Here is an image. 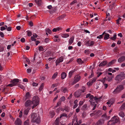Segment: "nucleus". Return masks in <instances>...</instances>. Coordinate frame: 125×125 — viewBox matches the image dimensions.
<instances>
[{
    "label": "nucleus",
    "instance_id": "obj_64",
    "mask_svg": "<svg viewBox=\"0 0 125 125\" xmlns=\"http://www.w3.org/2000/svg\"><path fill=\"white\" fill-rule=\"evenodd\" d=\"M118 49V48L117 47H116L114 48V52H117Z\"/></svg>",
    "mask_w": 125,
    "mask_h": 125
},
{
    "label": "nucleus",
    "instance_id": "obj_49",
    "mask_svg": "<svg viewBox=\"0 0 125 125\" xmlns=\"http://www.w3.org/2000/svg\"><path fill=\"white\" fill-rule=\"evenodd\" d=\"M4 50V47L1 46H0V52H2Z\"/></svg>",
    "mask_w": 125,
    "mask_h": 125
},
{
    "label": "nucleus",
    "instance_id": "obj_1",
    "mask_svg": "<svg viewBox=\"0 0 125 125\" xmlns=\"http://www.w3.org/2000/svg\"><path fill=\"white\" fill-rule=\"evenodd\" d=\"M31 118L32 122L33 123H38L40 121V117L39 116H37L36 113H33L31 114Z\"/></svg>",
    "mask_w": 125,
    "mask_h": 125
},
{
    "label": "nucleus",
    "instance_id": "obj_62",
    "mask_svg": "<svg viewBox=\"0 0 125 125\" xmlns=\"http://www.w3.org/2000/svg\"><path fill=\"white\" fill-rule=\"evenodd\" d=\"M38 85V83H35L34 82H33L32 83V85L33 86H37V85Z\"/></svg>",
    "mask_w": 125,
    "mask_h": 125
},
{
    "label": "nucleus",
    "instance_id": "obj_20",
    "mask_svg": "<svg viewBox=\"0 0 125 125\" xmlns=\"http://www.w3.org/2000/svg\"><path fill=\"white\" fill-rule=\"evenodd\" d=\"M35 2L38 6L41 5L42 3L41 0H35Z\"/></svg>",
    "mask_w": 125,
    "mask_h": 125
},
{
    "label": "nucleus",
    "instance_id": "obj_7",
    "mask_svg": "<svg viewBox=\"0 0 125 125\" xmlns=\"http://www.w3.org/2000/svg\"><path fill=\"white\" fill-rule=\"evenodd\" d=\"M75 77V79L72 83V85H74L78 82L81 79V76L79 75L76 76Z\"/></svg>",
    "mask_w": 125,
    "mask_h": 125
},
{
    "label": "nucleus",
    "instance_id": "obj_25",
    "mask_svg": "<svg viewBox=\"0 0 125 125\" xmlns=\"http://www.w3.org/2000/svg\"><path fill=\"white\" fill-rule=\"evenodd\" d=\"M109 35L108 34H106L104 36V39L105 40L108 39L109 38Z\"/></svg>",
    "mask_w": 125,
    "mask_h": 125
},
{
    "label": "nucleus",
    "instance_id": "obj_9",
    "mask_svg": "<svg viewBox=\"0 0 125 125\" xmlns=\"http://www.w3.org/2000/svg\"><path fill=\"white\" fill-rule=\"evenodd\" d=\"M25 106L26 107H28L31 106L32 107L33 104L31 101L30 100H27L25 103Z\"/></svg>",
    "mask_w": 125,
    "mask_h": 125
},
{
    "label": "nucleus",
    "instance_id": "obj_40",
    "mask_svg": "<svg viewBox=\"0 0 125 125\" xmlns=\"http://www.w3.org/2000/svg\"><path fill=\"white\" fill-rule=\"evenodd\" d=\"M61 101L59 100V101L57 103V105L56 107H57L61 105Z\"/></svg>",
    "mask_w": 125,
    "mask_h": 125
},
{
    "label": "nucleus",
    "instance_id": "obj_30",
    "mask_svg": "<svg viewBox=\"0 0 125 125\" xmlns=\"http://www.w3.org/2000/svg\"><path fill=\"white\" fill-rule=\"evenodd\" d=\"M45 31L46 32L48 33L49 34H51L52 32L49 29L47 28L45 29Z\"/></svg>",
    "mask_w": 125,
    "mask_h": 125
},
{
    "label": "nucleus",
    "instance_id": "obj_28",
    "mask_svg": "<svg viewBox=\"0 0 125 125\" xmlns=\"http://www.w3.org/2000/svg\"><path fill=\"white\" fill-rule=\"evenodd\" d=\"M62 37L64 38H66L69 36V34H62L61 35Z\"/></svg>",
    "mask_w": 125,
    "mask_h": 125
},
{
    "label": "nucleus",
    "instance_id": "obj_61",
    "mask_svg": "<svg viewBox=\"0 0 125 125\" xmlns=\"http://www.w3.org/2000/svg\"><path fill=\"white\" fill-rule=\"evenodd\" d=\"M121 18H119L118 19L116 20V21H117L116 23L118 24H119V21L120 20H121Z\"/></svg>",
    "mask_w": 125,
    "mask_h": 125
},
{
    "label": "nucleus",
    "instance_id": "obj_52",
    "mask_svg": "<svg viewBox=\"0 0 125 125\" xmlns=\"http://www.w3.org/2000/svg\"><path fill=\"white\" fill-rule=\"evenodd\" d=\"M6 29V28H5V27L3 26H2L0 27V30L1 31H2Z\"/></svg>",
    "mask_w": 125,
    "mask_h": 125
},
{
    "label": "nucleus",
    "instance_id": "obj_60",
    "mask_svg": "<svg viewBox=\"0 0 125 125\" xmlns=\"http://www.w3.org/2000/svg\"><path fill=\"white\" fill-rule=\"evenodd\" d=\"M87 60H88V58H85L83 60V61H82V62H87Z\"/></svg>",
    "mask_w": 125,
    "mask_h": 125
},
{
    "label": "nucleus",
    "instance_id": "obj_36",
    "mask_svg": "<svg viewBox=\"0 0 125 125\" xmlns=\"http://www.w3.org/2000/svg\"><path fill=\"white\" fill-rule=\"evenodd\" d=\"M86 89V88L84 86H83L82 88V89L81 90L82 91L81 92L82 93L84 92H85Z\"/></svg>",
    "mask_w": 125,
    "mask_h": 125
},
{
    "label": "nucleus",
    "instance_id": "obj_53",
    "mask_svg": "<svg viewBox=\"0 0 125 125\" xmlns=\"http://www.w3.org/2000/svg\"><path fill=\"white\" fill-rule=\"evenodd\" d=\"M100 112V110H97L95 111V112H94L95 114L97 115L99 114Z\"/></svg>",
    "mask_w": 125,
    "mask_h": 125
},
{
    "label": "nucleus",
    "instance_id": "obj_8",
    "mask_svg": "<svg viewBox=\"0 0 125 125\" xmlns=\"http://www.w3.org/2000/svg\"><path fill=\"white\" fill-rule=\"evenodd\" d=\"M36 54L35 53L33 58V62H42L41 60L40 59L41 57L39 56L37 57L36 58Z\"/></svg>",
    "mask_w": 125,
    "mask_h": 125
},
{
    "label": "nucleus",
    "instance_id": "obj_6",
    "mask_svg": "<svg viewBox=\"0 0 125 125\" xmlns=\"http://www.w3.org/2000/svg\"><path fill=\"white\" fill-rule=\"evenodd\" d=\"M103 97L102 96H101V97H97V98L98 99H94L92 100V102H90L91 103V105H93L95 104V103L96 102L97 103L98 101H100L101 100V99H102Z\"/></svg>",
    "mask_w": 125,
    "mask_h": 125
},
{
    "label": "nucleus",
    "instance_id": "obj_3",
    "mask_svg": "<svg viewBox=\"0 0 125 125\" xmlns=\"http://www.w3.org/2000/svg\"><path fill=\"white\" fill-rule=\"evenodd\" d=\"M124 89V87L123 85H118L116 88L113 91V93L115 94L120 93Z\"/></svg>",
    "mask_w": 125,
    "mask_h": 125
},
{
    "label": "nucleus",
    "instance_id": "obj_46",
    "mask_svg": "<svg viewBox=\"0 0 125 125\" xmlns=\"http://www.w3.org/2000/svg\"><path fill=\"white\" fill-rule=\"evenodd\" d=\"M39 50L40 51H43V48L41 46L39 47Z\"/></svg>",
    "mask_w": 125,
    "mask_h": 125
},
{
    "label": "nucleus",
    "instance_id": "obj_19",
    "mask_svg": "<svg viewBox=\"0 0 125 125\" xmlns=\"http://www.w3.org/2000/svg\"><path fill=\"white\" fill-rule=\"evenodd\" d=\"M67 75L65 72H63L61 74V78L62 79H64L66 77Z\"/></svg>",
    "mask_w": 125,
    "mask_h": 125
},
{
    "label": "nucleus",
    "instance_id": "obj_32",
    "mask_svg": "<svg viewBox=\"0 0 125 125\" xmlns=\"http://www.w3.org/2000/svg\"><path fill=\"white\" fill-rule=\"evenodd\" d=\"M119 115L120 116L122 117H123L125 116L124 113L123 112H121L119 113Z\"/></svg>",
    "mask_w": 125,
    "mask_h": 125
},
{
    "label": "nucleus",
    "instance_id": "obj_26",
    "mask_svg": "<svg viewBox=\"0 0 125 125\" xmlns=\"http://www.w3.org/2000/svg\"><path fill=\"white\" fill-rule=\"evenodd\" d=\"M113 77V76L112 75L108 77L107 79V81L109 82L111 81L112 80V78Z\"/></svg>",
    "mask_w": 125,
    "mask_h": 125
},
{
    "label": "nucleus",
    "instance_id": "obj_43",
    "mask_svg": "<svg viewBox=\"0 0 125 125\" xmlns=\"http://www.w3.org/2000/svg\"><path fill=\"white\" fill-rule=\"evenodd\" d=\"M96 74H97V77H99L102 74V72H98L96 73Z\"/></svg>",
    "mask_w": 125,
    "mask_h": 125
},
{
    "label": "nucleus",
    "instance_id": "obj_58",
    "mask_svg": "<svg viewBox=\"0 0 125 125\" xmlns=\"http://www.w3.org/2000/svg\"><path fill=\"white\" fill-rule=\"evenodd\" d=\"M7 29L8 31H10L11 30V27H9L7 28Z\"/></svg>",
    "mask_w": 125,
    "mask_h": 125
},
{
    "label": "nucleus",
    "instance_id": "obj_31",
    "mask_svg": "<svg viewBox=\"0 0 125 125\" xmlns=\"http://www.w3.org/2000/svg\"><path fill=\"white\" fill-rule=\"evenodd\" d=\"M116 38V35L115 34H114V35L112 37H111L110 38V39H111L112 40H115Z\"/></svg>",
    "mask_w": 125,
    "mask_h": 125
},
{
    "label": "nucleus",
    "instance_id": "obj_27",
    "mask_svg": "<svg viewBox=\"0 0 125 125\" xmlns=\"http://www.w3.org/2000/svg\"><path fill=\"white\" fill-rule=\"evenodd\" d=\"M23 61L25 62H30L29 59L27 58L23 57Z\"/></svg>",
    "mask_w": 125,
    "mask_h": 125
},
{
    "label": "nucleus",
    "instance_id": "obj_11",
    "mask_svg": "<svg viewBox=\"0 0 125 125\" xmlns=\"http://www.w3.org/2000/svg\"><path fill=\"white\" fill-rule=\"evenodd\" d=\"M19 82V79H14L13 80H11L10 81V82L12 83L14 86L17 84Z\"/></svg>",
    "mask_w": 125,
    "mask_h": 125
},
{
    "label": "nucleus",
    "instance_id": "obj_12",
    "mask_svg": "<svg viewBox=\"0 0 125 125\" xmlns=\"http://www.w3.org/2000/svg\"><path fill=\"white\" fill-rule=\"evenodd\" d=\"M104 123V120L102 119H101L98 121L95 125H103Z\"/></svg>",
    "mask_w": 125,
    "mask_h": 125
},
{
    "label": "nucleus",
    "instance_id": "obj_5",
    "mask_svg": "<svg viewBox=\"0 0 125 125\" xmlns=\"http://www.w3.org/2000/svg\"><path fill=\"white\" fill-rule=\"evenodd\" d=\"M125 78V74L124 73L121 72L117 75L115 78V80L117 81H121Z\"/></svg>",
    "mask_w": 125,
    "mask_h": 125
},
{
    "label": "nucleus",
    "instance_id": "obj_33",
    "mask_svg": "<svg viewBox=\"0 0 125 125\" xmlns=\"http://www.w3.org/2000/svg\"><path fill=\"white\" fill-rule=\"evenodd\" d=\"M87 105L85 104L82 106V109L84 110H86L87 109Z\"/></svg>",
    "mask_w": 125,
    "mask_h": 125
},
{
    "label": "nucleus",
    "instance_id": "obj_35",
    "mask_svg": "<svg viewBox=\"0 0 125 125\" xmlns=\"http://www.w3.org/2000/svg\"><path fill=\"white\" fill-rule=\"evenodd\" d=\"M44 85V83H43L41 84L40 85V87L39 88V91H41Z\"/></svg>",
    "mask_w": 125,
    "mask_h": 125
},
{
    "label": "nucleus",
    "instance_id": "obj_57",
    "mask_svg": "<svg viewBox=\"0 0 125 125\" xmlns=\"http://www.w3.org/2000/svg\"><path fill=\"white\" fill-rule=\"evenodd\" d=\"M113 102H112L111 101H109L108 102H107V104H113Z\"/></svg>",
    "mask_w": 125,
    "mask_h": 125
},
{
    "label": "nucleus",
    "instance_id": "obj_17",
    "mask_svg": "<svg viewBox=\"0 0 125 125\" xmlns=\"http://www.w3.org/2000/svg\"><path fill=\"white\" fill-rule=\"evenodd\" d=\"M74 39V36H73L69 40V43L70 45H71L73 42Z\"/></svg>",
    "mask_w": 125,
    "mask_h": 125
},
{
    "label": "nucleus",
    "instance_id": "obj_54",
    "mask_svg": "<svg viewBox=\"0 0 125 125\" xmlns=\"http://www.w3.org/2000/svg\"><path fill=\"white\" fill-rule=\"evenodd\" d=\"M47 55L49 56H52V52L50 51H49L48 52H47Z\"/></svg>",
    "mask_w": 125,
    "mask_h": 125
},
{
    "label": "nucleus",
    "instance_id": "obj_47",
    "mask_svg": "<svg viewBox=\"0 0 125 125\" xmlns=\"http://www.w3.org/2000/svg\"><path fill=\"white\" fill-rule=\"evenodd\" d=\"M77 3V1L76 0H74L72 1L70 4L71 5H72L73 4L75 3Z\"/></svg>",
    "mask_w": 125,
    "mask_h": 125
},
{
    "label": "nucleus",
    "instance_id": "obj_50",
    "mask_svg": "<svg viewBox=\"0 0 125 125\" xmlns=\"http://www.w3.org/2000/svg\"><path fill=\"white\" fill-rule=\"evenodd\" d=\"M82 61L80 58H78L77 60V62H82Z\"/></svg>",
    "mask_w": 125,
    "mask_h": 125
},
{
    "label": "nucleus",
    "instance_id": "obj_24",
    "mask_svg": "<svg viewBox=\"0 0 125 125\" xmlns=\"http://www.w3.org/2000/svg\"><path fill=\"white\" fill-rule=\"evenodd\" d=\"M120 109L122 110L125 109V103L122 105L120 108Z\"/></svg>",
    "mask_w": 125,
    "mask_h": 125
},
{
    "label": "nucleus",
    "instance_id": "obj_2",
    "mask_svg": "<svg viewBox=\"0 0 125 125\" xmlns=\"http://www.w3.org/2000/svg\"><path fill=\"white\" fill-rule=\"evenodd\" d=\"M33 104L32 106V108L33 109L35 108L39 104V98L36 95L33 96L31 101Z\"/></svg>",
    "mask_w": 125,
    "mask_h": 125
},
{
    "label": "nucleus",
    "instance_id": "obj_39",
    "mask_svg": "<svg viewBox=\"0 0 125 125\" xmlns=\"http://www.w3.org/2000/svg\"><path fill=\"white\" fill-rule=\"evenodd\" d=\"M20 88L22 89L23 90H24L25 89V88L24 87L23 85L21 84H19L18 86Z\"/></svg>",
    "mask_w": 125,
    "mask_h": 125
},
{
    "label": "nucleus",
    "instance_id": "obj_16",
    "mask_svg": "<svg viewBox=\"0 0 125 125\" xmlns=\"http://www.w3.org/2000/svg\"><path fill=\"white\" fill-rule=\"evenodd\" d=\"M125 60V57L122 56L118 60V62H121Z\"/></svg>",
    "mask_w": 125,
    "mask_h": 125
},
{
    "label": "nucleus",
    "instance_id": "obj_44",
    "mask_svg": "<svg viewBox=\"0 0 125 125\" xmlns=\"http://www.w3.org/2000/svg\"><path fill=\"white\" fill-rule=\"evenodd\" d=\"M24 125H29L28 120H27L24 122Z\"/></svg>",
    "mask_w": 125,
    "mask_h": 125
},
{
    "label": "nucleus",
    "instance_id": "obj_55",
    "mask_svg": "<svg viewBox=\"0 0 125 125\" xmlns=\"http://www.w3.org/2000/svg\"><path fill=\"white\" fill-rule=\"evenodd\" d=\"M35 38L32 36H31V39L32 41H35L36 40V39Z\"/></svg>",
    "mask_w": 125,
    "mask_h": 125
},
{
    "label": "nucleus",
    "instance_id": "obj_29",
    "mask_svg": "<svg viewBox=\"0 0 125 125\" xmlns=\"http://www.w3.org/2000/svg\"><path fill=\"white\" fill-rule=\"evenodd\" d=\"M56 11V9L55 7H52V9L50 11V12L51 13L52 12H54Z\"/></svg>",
    "mask_w": 125,
    "mask_h": 125
},
{
    "label": "nucleus",
    "instance_id": "obj_51",
    "mask_svg": "<svg viewBox=\"0 0 125 125\" xmlns=\"http://www.w3.org/2000/svg\"><path fill=\"white\" fill-rule=\"evenodd\" d=\"M33 37L34 38H37L38 36V35L35 33L33 34Z\"/></svg>",
    "mask_w": 125,
    "mask_h": 125
},
{
    "label": "nucleus",
    "instance_id": "obj_22",
    "mask_svg": "<svg viewBox=\"0 0 125 125\" xmlns=\"http://www.w3.org/2000/svg\"><path fill=\"white\" fill-rule=\"evenodd\" d=\"M63 60V58L62 57H61L58 60L56 61L55 62H62Z\"/></svg>",
    "mask_w": 125,
    "mask_h": 125
},
{
    "label": "nucleus",
    "instance_id": "obj_45",
    "mask_svg": "<svg viewBox=\"0 0 125 125\" xmlns=\"http://www.w3.org/2000/svg\"><path fill=\"white\" fill-rule=\"evenodd\" d=\"M59 83H55L54 84H53L52 85V87H56L59 84Z\"/></svg>",
    "mask_w": 125,
    "mask_h": 125
},
{
    "label": "nucleus",
    "instance_id": "obj_21",
    "mask_svg": "<svg viewBox=\"0 0 125 125\" xmlns=\"http://www.w3.org/2000/svg\"><path fill=\"white\" fill-rule=\"evenodd\" d=\"M55 125H59V118H57L55 121Z\"/></svg>",
    "mask_w": 125,
    "mask_h": 125
},
{
    "label": "nucleus",
    "instance_id": "obj_38",
    "mask_svg": "<svg viewBox=\"0 0 125 125\" xmlns=\"http://www.w3.org/2000/svg\"><path fill=\"white\" fill-rule=\"evenodd\" d=\"M27 33V35L29 36H30L32 35L31 32L29 31H27L26 32Z\"/></svg>",
    "mask_w": 125,
    "mask_h": 125
},
{
    "label": "nucleus",
    "instance_id": "obj_4",
    "mask_svg": "<svg viewBox=\"0 0 125 125\" xmlns=\"http://www.w3.org/2000/svg\"><path fill=\"white\" fill-rule=\"evenodd\" d=\"M118 121V117L116 116L113 117L107 123V125H114Z\"/></svg>",
    "mask_w": 125,
    "mask_h": 125
},
{
    "label": "nucleus",
    "instance_id": "obj_10",
    "mask_svg": "<svg viewBox=\"0 0 125 125\" xmlns=\"http://www.w3.org/2000/svg\"><path fill=\"white\" fill-rule=\"evenodd\" d=\"M82 91L81 90V89H79L75 93L74 95L75 97H79L81 95L82 93L81 92Z\"/></svg>",
    "mask_w": 125,
    "mask_h": 125
},
{
    "label": "nucleus",
    "instance_id": "obj_56",
    "mask_svg": "<svg viewBox=\"0 0 125 125\" xmlns=\"http://www.w3.org/2000/svg\"><path fill=\"white\" fill-rule=\"evenodd\" d=\"M93 84V83L91 81L90 82H88L87 83V85H88L91 86Z\"/></svg>",
    "mask_w": 125,
    "mask_h": 125
},
{
    "label": "nucleus",
    "instance_id": "obj_13",
    "mask_svg": "<svg viewBox=\"0 0 125 125\" xmlns=\"http://www.w3.org/2000/svg\"><path fill=\"white\" fill-rule=\"evenodd\" d=\"M21 124L22 122L20 119L18 118H17L16 120L15 121V125H21Z\"/></svg>",
    "mask_w": 125,
    "mask_h": 125
},
{
    "label": "nucleus",
    "instance_id": "obj_41",
    "mask_svg": "<svg viewBox=\"0 0 125 125\" xmlns=\"http://www.w3.org/2000/svg\"><path fill=\"white\" fill-rule=\"evenodd\" d=\"M65 100V97H64L63 96H62L61 98L59 99L60 101H61V102L64 101Z\"/></svg>",
    "mask_w": 125,
    "mask_h": 125
},
{
    "label": "nucleus",
    "instance_id": "obj_34",
    "mask_svg": "<svg viewBox=\"0 0 125 125\" xmlns=\"http://www.w3.org/2000/svg\"><path fill=\"white\" fill-rule=\"evenodd\" d=\"M58 73L57 72H56L55 73H54L52 77V79H55L56 77L57 74H58Z\"/></svg>",
    "mask_w": 125,
    "mask_h": 125
},
{
    "label": "nucleus",
    "instance_id": "obj_37",
    "mask_svg": "<svg viewBox=\"0 0 125 125\" xmlns=\"http://www.w3.org/2000/svg\"><path fill=\"white\" fill-rule=\"evenodd\" d=\"M63 116L67 117V115L65 113H63L61 114L60 117V118H61Z\"/></svg>",
    "mask_w": 125,
    "mask_h": 125
},
{
    "label": "nucleus",
    "instance_id": "obj_18",
    "mask_svg": "<svg viewBox=\"0 0 125 125\" xmlns=\"http://www.w3.org/2000/svg\"><path fill=\"white\" fill-rule=\"evenodd\" d=\"M89 98L90 99V100H89L90 102H92V100H94V99H98L97 98V97L95 96L94 97L93 95H90V96Z\"/></svg>",
    "mask_w": 125,
    "mask_h": 125
},
{
    "label": "nucleus",
    "instance_id": "obj_63",
    "mask_svg": "<svg viewBox=\"0 0 125 125\" xmlns=\"http://www.w3.org/2000/svg\"><path fill=\"white\" fill-rule=\"evenodd\" d=\"M45 42L46 43H47L49 42V39L48 38H45Z\"/></svg>",
    "mask_w": 125,
    "mask_h": 125
},
{
    "label": "nucleus",
    "instance_id": "obj_23",
    "mask_svg": "<svg viewBox=\"0 0 125 125\" xmlns=\"http://www.w3.org/2000/svg\"><path fill=\"white\" fill-rule=\"evenodd\" d=\"M30 108H28L27 109H26L24 111V114L25 115H27L28 114L30 110Z\"/></svg>",
    "mask_w": 125,
    "mask_h": 125
},
{
    "label": "nucleus",
    "instance_id": "obj_59",
    "mask_svg": "<svg viewBox=\"0 0 125 125\" xmlns=\"http://www.w3.org/2000/svg\"><path fill=\"white\" fill-rule=\"evenodd\" d=\"M14 86V85H13V84L12 83H11L9 84H8V85H7V86H10V87H12V86Z\"/></svg>",
    "mask_w": 125,
    "mask_h": 125
},
{
    "label": "nucleus",
    "instance_id": "obj_15",
    "mask_svg": "<svg viewBox=\"0 0 125 125\" xmlns=\"http://www.w3.org/2000/svg\"><path fill=\"white\" fill-rule=\"evenodd\" d=\"M31 95L30 94V93L29 92H27L26 94L25 95V99H24V101H25L27 99H29Z\"/></svg>",
    "mask_w": 125,
    "mask_h": 125
},
{
    "label": "nucleus",
    "instance_id": "obj_14",
    "mask_svg": "<svg viewBox=\"0 0 125 125\" xmlns=\"http://www.w3.org/2000/svg\"><path fill=\"white\" fill-rule=\"evenodd\" d=\"M100 63V64H99V67H103L106 64L107 66L109 67V66L112 64L113 63H108V64H107L106 63Z\"/></svg>",
    "mask_w": 125,
    "mask_h": 125
},
{
    "label": "nucleus",
    "instance_id": "obj_48",
    "mask_svg": "<svg viewBox=\"0 0 125 125\" xmlns=\"http://www.w3.org/2000/svg\"><path fill=\"white\" fill-rule=\"evenodd\" d=\"M0 36L2 38H3L4 37V35L3 33L1 31L0 32Z\"/></svg>",
    "mask_w": 125,
    "mask_h": 125
},
{
    "label": "nucleus",
    "instance_id": "obj_42",
    "mask_svg": "<svg viewBox=\"0 0 125 125\" xmlns=\"http://www.w3.org/2000/svg\"><path fill=\"white\" fill-rule=\"evenodd\" d=\"M91 75L89 76V78H92L93 76L94 75L93 72L92 70H91Z\"/></svg>",
    "mask_w": 125,
    "mask_h": 125
}]
</instances>
